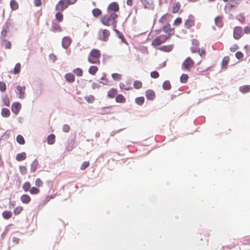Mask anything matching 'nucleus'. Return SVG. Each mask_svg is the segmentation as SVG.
<instances>
[{
	"label": "nucleus",
	"instance_id": "nucleus-1",
	"mask_svg": "<svg viewBox=\"0 0 250 250\" xmlns=\"http://www.w3.org/2000/svg\"><path fill=\"white\" fill-rule=\"evenodd\" d=\"M101 56L100 51L98 49H93L89 54L88 61L90 63L96 64L100 63V58Z\"/></svg>",
	"mask_w": 250,
	"mask_h": 250
},
{
	"label": "nucleus",
	"instance_id": "nucleus-2",
	"mask_svg": "<svg viewBox=\"0 0 250 250\" xmlns=\"http://www.w3.org/2000/svg\"><path fill=\"white\" fill-rule=\"evenodd\" d=\"M77 0H60L55 6V10L63 11L66 9L69 5L73 4Z\"/></svg>",
	"mask_w": 250,
	"mask_h": 250
},
{
	"label": "nucleus",
	"instance_id": "nucleus-3",
	"mask_svg": "<svg viewBox=\"0 0 250 250\" xmlns=\"http://www.w3.org/2000/svg\"><path fill=\"white\" fill-rule=\"evenodd\" d=\"M167 40V37L165 35L163 34L157 36L151 42V45L156 47L162 43H164Z\"/></svg>",
	"mask_w": 250,
	"mask_h": 250
},
{
	"label": "nucleus",
	"instance_id": "nucleus-4",
	"mask_svg": "<svg viewBox=\"0 0 250 250\" xmlns=\"http://www.w3.org/2000/svg\"><path fill=\"white\" fill-rule=\"evenodd\" d=\"M194 62L189 57H187L182 64V68L184 70H188L192 67L194 64Z\"/></svg>",
	"mask_w": 250,
	"mask_h": 250
},
{
	"label": "nucleus",
	"instance_id": "nucleus-5",
	"mask_svg": "<svg viewBox=\"0 0 250 250\" xmlns=\"http://www.w3.org/2000/svg\"><path fill=\"white\" fill-rule=\"evenodd\" d=\"M242 2V0H229V2L227 3L225 7V9L230 11L234 8H236Z\"/></svg>",
	"mask_w": 250,
	"mask_h": 250
},
{
	"label": "nucleus",
	"instance_id": "nucleus-6",
	"mask_svg": "<svg viewBox=\"0 0 250 250\" xmlns=\"http://www.w3.org/2000/svg\"><path fill=\"white\" fill-rule=\"evenodd\" d=\"M243 35V28L241 26H235L233 28V38L235 40H239Z\"/></svg>",
	"mask_w": 250,
	"mask_h": 250
},
{
	"label": "nucleus",
	"instance_id": "nucleus-7",
	"mask_svg": "<svg viewBox=\"0 0 250 250\" xmlns=\"http://www.w3.org/2000/svg\"><path fill=\"white\" fill-rule=\"evenodd\" d=\"M107 11L109 13L116 12L119 10V6L117 2H112L110 3L107 8Z\"/></svg>",
	"mask_w": 250,
	"mask_h": 250
},
{
	"label": "nucleus",
	"instance_id": "nucleus-8",
	"mask_svg": "<svg viewBox=\"0 0 250 250\" xmlns=\"http://www.w3.org/2000/svg\"><path fill=\"white\" fill-rule=\"evenodd\" d=\"M194 25V17L190 14L188 18L186 20L185 22V26L187 29H189L191 27Z\"/></svg>",
	"mask_w": 250,
	"mask_h": 250
},
{
	"label": "nucleus",
	"instance_id": "nucleus-9",
	"mask_svg": "<svg viewBox=\"0 0 250 250\" xmlns=\"http://www.w3.org/2000/svg\"><path fill=\"white\" fill-rule=\"evenodd\" d=\"M21 104L19 102H14L11 105V110L16 115H18L21 109Z\"/></svg>",
	"mask_w": 250,
	"mask_h": 250
},
{
	"label": "nucleus",
	"instance_id": "nucleus-10",
	"mask_svg": "<svg viewBox=\"0 0 250 250\" xmlns=\"http://www.w3.org/2000/svg\"><path fill=\"white\" fill-rule=\"evenodd\" d=\"M101 30L102 31V35H99V40L104 42H107L110 34V31L106 29Z\"/></svg>",
	"mask_w": 250,
	"mask_h": 250
},
{
	"label": "nucleus",
	"instance_id": "nucleus-11",
	"mask_svg": "<svg viewBox=\"0 0 250 250\" xmlns=\"http://www.w3.org/2000/svg\"><path fill=\"white\" fill-rule=\"evenodd\" d=\"M72 40L69 36H65L62 39V46L64 49H67L70 45Z\"/></svg>",
	"mask_w": 250,
	"mask_h": 250
},
{
	"label": "nucleus",
	"instance_id": "nucleus-12",
	"mask_svg": "<svg viewBox=\"0 0 250 250\" xmlns=\"http://www.w3.org/2000/svg\"><path fill=\"white\" fill-rule=\"evenodd\" d=\"M101 23L107 26H109L111 25V20L107 15H103L100 19Z\"/></svg>",
	"mask_w": 250,
	"mask_h": 250
},
{
	"label": "nucleus",
	"instance_id": "nucleus-13",
	"mask_svg": "<svg viewBox=\"0 0 250 250\" xmlns=\"http://www.w3.org/2000/svg\"><path fill=\"white\" fill-rule=\"evenodd\" d=\"M145 9H153L154 5L152 0H141Z\"/></svg>",
	"mask_w": 250,
	"mask_h": 250
},
{
	"label": "nucleus",
	"instance_id": "nucleus-14",
	"mask_svg": "<svg viewBox=\"0 0 250 250\" xmlns=\"http://www.w3.org/2000/svg\"><path fill=\"white\" fill-rule=\"evenodd\" d=\"M146 97L147 100L152 101L155 98V93L152 89H147L146 91Z\"/></svg>",
	"mask_w": 250,
	"mask_h": 250
},
{
	"label": "nucleus",
	"instance_id": "nucleus-15",
	"mask_svg": "<svg viewBox=\"0 0 250 250\" xmlns=\"http://www.w3.org/2000/svg\"><path fill=\"white\" fill-rule=\"evenodd\" d=\"M14 26V23L12 22L10 19L9 18L5 22L3 27L4 28L9 31L10 30L13 29Z\"/></svg>",
	"mask_w": 250,
	"mask_h": 250
},
{
	"label": "nucleus",
	"instance_id": "nucleus-16",
	"mask_svg": "<svg viewBox=\"0 0 250 250\" xmlns=\"http://www.w3.org/2000/svg\"><path fill=\"white\" fill-rule=\"evenodd\" d=\"M50 30L54 32H60L62 31V29L61 26L58 23L52 21V27Z\"/></svg>",
	"mask_w": 250,
	"mask_h": 250
},
{
	"label": "nucleus",
	"instance_id": "nucleus-17",
	"mask_svg": "<svg viewBox=\"0 0 250 250\" xmlns=\"http://www.w3.org/2000/svg\"><path fill=\"white\" fill-rule=\"evenodd\" d=\"M64 78L67 82L69 83H72L75 80V76L71 73H68L65 74Z\"/></svg>",
	"mask_w": 250,
	"mask_h": 250
},
{
	"label": "nucleus",
	"instance_id": "nucleus-18",
	"mask_svg": "<svg viewBox=\"0 0 250 250\" xmlns=\"http://www.w3.org/2000/svg\"><path fill=\"white\" fill-rule=\"evenodd\" d=\"M16 89L19 92V98L23 99L24 98L25 86L18 85L16 86Z\"/></svg>",
	"mask_w": 250,
	"mask_h": 250
},
{
	"label": "nucleus",
	"instance_id": "nucleus-19",
	"mask_svg": "<svg viewBox=\"0 0 250 250\" xmlns=\"http://www.w3.org/2000/svg\"><path fill=\"white\" fill-rule=\"evenodd\" d=\"M173 44H170L167 45H163L158 48V49L160 50L166 52H169L171 51L173 49Z\"/></svg>",
	"mask_w": 250,
	"mask_h": 250
},
{
	"label": "nucleus",
	"instance_id": "nucleus-20",
	"mask_svg": "<svg viewBox=\"0 0 250 250\" xmlns=\"http://www.w3.org/2000/svg\"><path fill=\"white\" fill-rule=\"evenodd\" d=\"M114 32H115L116 36L118 37V38L119 39H121V42L123 43L127 44V42L124 35L123 34V33L121 32H120L118 30H114Z\"/></svg>",
	"mask_w": 250,
	"mask_h": 250
},
{
	"label": "nucleus",
	"instance_id": "nucleus-21",
	"mask_svg": "<svg viewBox=\"0 0 250 250\" xmlns=\"http://www.w3.org/2000/svg\"><path fill=\"white\" fill-rule=\"evenodd\" d=\"M117 92L116 88H111L108 91L107 97L110 99H113L117 95Z\"/></svg>",
	"mask_w": 250,
	"mask_h": 250
},
{
	"label": "nucleus",
	"instance_id": "nucleus-22",
	"mask_svg": "<svg viewBox=\"0 0 250 250\" xmlns=\"http://www.w3.org/2000/svg\"><path fill=\"white\" fill-rule=\"evenodd\" d=\"M239 91L242 93H247L250 91V85L246 84L239 87Z\"/></svg>",
	"mask_w": 250,
	"mask_h": 250
},
{
	"label": "nucleus",
	"instance_id": "nucleus-23",
	"mask_svg": "<svg viewBox=\"0 0 250 250\" xmlns=\"http://www.w3.org/2000/svg\"><path fill=\"white\" fill-rule=\"evenodd\" d=\"M21 202L24 204H28L31 201V198L27 194H23L21 197Z\"/></svg>",
	"mask_w": 250,
	"mask_h": 250
},
{
	"label": "nucleus",
	"instance_id": "nucleus-24",
	"mask_svg": "<svg viewBox=\"0 0 250 250\" xmlns=\"http://www.w3.org/2000/svg\"><path fill=\"white\" fill-rule=\"evenodd\" d=\"M26 158V154L24 152L18 153L16 156V160L18 161H21Z\"/></svg>",
	"mask_w": 250,
	"mask_h": 250
},
{
	"label": "nucleus",
	"instance_id": "nucleus-25",
	"mask_svg": "<svg viewBox=\"0 0 250 250\" xmlns=\"http://www.w3.org/2000/svg\"><path fill=\"white\" fill-rule=\"evenodd\" d=\"M222 17L221 16H218L214 19V21L216 25L219 28L223 26V23L222 21Z\"/></svg>",
	"mask_w": 250,
	"mask_h": 250
},
{
	"label": "nucleus",
	"instance_id": "nucleus-26",
	"mask_svg": "<svg viewBox=\"0 0 250 250\" xmlns=\"http://www.w3.org/2000/svg\"><path fill=\"white\" fill-rule=\"evenodd\" d=\"M101 114H106L111 113L110 106L104 107L98 110Z\"/></svg>",
	"mask_w": 250,
	"mask_h": 250
},
{
	"label": "nucleus",
	"instance_id": "nucleus-27",
	"mask_svg": "<svg viewBox=\"0 0 250 250\" xmlns=\"http://www.w3.org/2000/svg\"><path fill=\"white\" fill-rule=\"evenodd\" d=\"M115 101L118 103H124L125 102V98L122 94H117L115 98Z\"/></svg>",
	"mask_w": 250,
	"mask_h": 250
},
{
	"label": "nucleus",
	"instance_id": "nucleus-28",
	"mask_svg": "<svg viewBox=\"0 0 250 250\" xmlns=\"http://www.w3.org/2000/svg\"><path fill=\"white\" fill-rule=\"evenodd\" d=\"M1 115L3 117H9L10 115V111L9 109L3 107L1 109Z\"/></svg>",
	"mask_w": 250,
	"mask_h": 250
},
{
	"label": "nucleus",
	"instance_id": "nucleus-29",
	"mask_svg": "<svg viewBox=\"0 0 250 250\" xmlns=\"http://www.w3.org/2000/svg\"><path fill=\"white\" fill-rule=\"evenodd\" d=\"M10 6L12 10H16L19 8V4L16 0H11Z\"/></svg>",
	"mask_w": 250,
	"mask_h": 250
},
{
	"label": "nucleus",
	"instance_id": "nucleus-30",
	"mask_svg": "<svg viewBox=\"0 0 250 250\" xmlns=\"http://www.w3.org/2000/svg\"><path fill=\"white\" fill-rule=\"evenodd\" d=\"M67 144L68 146H66V149L68 151L72 150L75 145V140L74 139L68 140Z\"/></svg>",
	"mask_w": 250,
	"mask_h": 250
},
{
	"label": "nucleus",
	"instance_id": "nucleus-31",
	"mask_svg": "<svg viewBox=\"0 0 250 250\" xmlns=\"http://www.w3.org/2000/svg\"><path fill=\"white\" fill-rule=\"evenodd\" d=\"M2 217L6 220H8L12 217V212L11 211L5 210L2 213Z\"/></svg>",
	"mask_w": 250,
	"mask_h": 250
},
{
	"label": "nucleus",
	"instance_id": "nucleus-32",
	"mask_svg": "<svg viewBox=\"0 0 250 250\" xmlns=\"http://www.w3.org/2000/svg\"><path fill=\"white\" fill-rule=\"evenodd\" d=\"M162 88L165 90H169L171 89V86L169 81H165L162 84Z\"/></svg>",
	"mask_w": 250,
	"mask_h": 250
},
{
	"label": "nucleus",
	"instance_id": "nucleus-33",
	"mask_svg": "<svg viewBox=\"0 0 250 250\" xmlns=\"http://www.w3.org/2000/svg\"><path fill=\"white\" fill-rule=\"evenodd\" d=\"M38 164H39L38 161L36 159H35L32 162V163L31 164V168H30V170L32 172H34L36 171Z\"/></svg>",
	"mask_w": 250,
	"mask_h": 250
},
{
	"label": "nucleus",
	"instance_id": "nucleus-34",
	"mask_svg": "<svg viewBox=\"0 0 250 250\" xmlns=\"http://www.w3.org/2000/svg\"><path fill=\"white\" fill-rule=\"evenodd\" d=\"M62 12L58 11L55 14V19L59 22H62L63 19V15Z\"/></svg>",
	"mask_w": 250,
	"mask_h": 250
},
{
	"label": "nucleus",
	"instance_id": "nucleus-35",
	"mask_svg": "<svg viewBox=\"0 0 250 250\" xmlns=\"http://www.w3.org/2000/svg\"><path fill=\"white\" fill-rule=\"evenodd\" d=\"M229 60V59L228 56H225L223 58L221 62V66L222 68H227Z\"/></svg>",
	"mask_w": 250,
	"mask_h": 250
},
{
	"label": "nucleus",
	"instance_id": "nucleus-36",
	"mask_svg": "<svg viewBox=\"0 0 250 250\" xmlns=\"http://www.w3.org/2000/svg\"><path fill=\"white\" fill-rule=\"evenodd\" d=\"M98 70V68L96 65H91L88 69V73L92 75H94Z\"/></svg>",
	"mask_w": 250,
	"mask_h": 250
},
{
	"label": "nucleus",
	"instance_id": "nucleus-37",
	"mask_svg": "<svg viewBox=\"0 0 250 250\" xmlns=\"http://www.w3.org/2000/svg\"><path fill=\"white\" fill-rule=\"evenodd\" d=\"M172 15L166 13L163 15L162 17L159 20V22L161 23H163L165 21H167L168 18H171Z\"/></svg>",
	"mask_w": 250,
	"mask_h": 250
},
{
	"label": "nucleus",
	"instance_id": "nucleus-38",
	"mask_svg": "<svg viewBox=\"0 0 250 250\" xmlns=\"http://www.w3.org/2000/svg\"><path fill=\"white\" fill-rule=\"evenodd\" d=\"M47 143L49 145H52L55 141V136L53 134H50L47 138Z\"/></svg>",
	"mask_w": 250,
	"mask_h": 250
},
{
	"label": "nucleus",
	"instance_id": "nucleus-39",
	"mask_svg": "<svg viewBox=\"0 0 250 250\" xmlns=\"http://www.w3.org/2000/svg\"><path fill=\"white\" fill-rule=\"evenodd\" d=\"M2 103L4 105L8 106V107L10 106V101H9V100L8 99V96L7 94L2 95Z\"/></svg>",
	"mask_w": 250,
	"mask_h": 250
},
{
	"label": "nucleus",
	"instance_id": "nucleus-40",
	"mask_svg": "<svg viewBox=\"0 0 250 250\" xmlns=\"http://www.w3.org/2000/svg\"><path fill=\"white\" fill-rule=\"evenodd\" d=\"M106 76V74L104 73H103V76L101 78V80L102 81H99V83L104 84V85H109V80L105 78Z\"/></svg>",
	"mask_w": 250,
	"mask_h": 250
},
{
	"label": "nucleus",
	"instance_id": "nucleus-41",
	"mask_svg": "<svg viewBox=\"0 0 250 250\" xmlns=\"http://www.w3.org/2000/svg\"><path fill=\"white\" fill-rule=\"evenodd\" d=\"M21 64L20 62H18L16 64L15 67L13 69V73L14 74H18L21 72Z\"/></svg>",
	"mask_w": 250,
	"mask_h": 250
},
{
	"label": "nucleus",
	"instance_id": "nucleus-42",
	"mask_svg": "<svg viewBox=\"0 0 250 250\" xmlns=\"http://www.w3.org/2000/svg\"><path fill=\"white\" fill-rule=\"evenodd\" d=\"M145 101V98L141 96L135 98V102L136 104L139 105H142Z\"/></svg>",
	"mask_w": 250,
	"mask_h": 250
},
{
	"label": "nucleus",
	"instance_id": "nucleus-43",
	"mask_svg": "<svg viewBox=\"0 0 250 250\" xmlns=\"http://www.w3.org/2000/svg\"><path fill=\"white\" fill-rule=\"evenodd\" d=\"M22 189L25 192L29 191L31 188V184L29 182H25L22 185Z\"/></svg>",
	"mask_w": 250,
	"mask_h": 250
},
{
	"label": "nucleus",
	"instance_id": "nucleus-44",
	"mask_svg": "<svg viewBox=\"0 0 250 250\" xmlns=\"http://www.w3.org/2000/svg\"><path fill=\"white\" fill-rule=\"evenodd\" d=\"M92 12L93 16L95 17H98L102 14V11L98 8H94L92 10Z\"/></svg>",
	"mask_w": 250,
	"mask_h": 250
},
{
	"label": "nucleus",
	"instance_id": "nucleus-45",
	"mask_svg": "<svg viewBox=\"0 0 250 250\" xmlns=\"http://www.w3.org/2000/svg\"><path fill=\"white\" fill-rule=\"evenodd\" d=\"M40 191V189L36 187H33L31 188L29 190L30 193L33 195L38 194V193H39Z\"/></svg>",
	"mask_w": 250,
	"mask_h": 250
},
{
	"label": "nucleus",
	"instance_id": "nucleus-46",
	"mask_svg": "<svg viewBox=\"0 0 250 250\" xmlns=\"http://www.w3.org/2000/svg\"><path fill=\"white\" fill-rule=\"evenodd\" d=\"M16 141L20 145H24L25 144L24 139L21 135L19 134L17 136Z\"/></svg>",
	"mask_w": 250,
	"mask_h": 250
},
{
	"label": "nucleus",
	"instance_id": "nucleus-47",
	"mask_svg": "<svg viewBox=\"0 0 250 250\" xmlns=\"http://www.w3.org/2000/svg\"><path fill=\"white\" fill-rule=\"evenodd\" d=\"M172 28H171V25L169 23H167L165 25H164L163 26L161 27V29H162V31L165 32V33H167L168 31L169 30H171Z\"/></svg>",
	"mask_w": 250,
	"mask_h": 250
},
{
	"label": "nucleus",
	"instance_id": "nucleus-48",
	"mask_svg": "<svg viewBox=\"0 0 250 250\" xmlns=\"http://www.w3.org/2000/svg\"><path fill=\"white\" fill-rule=\"evenodd\" d=\"M180 7H181V5H180V2H175L174 3V5H173V7H172V13H177L178 11V10H179Z\"/></svg>",
	"mask_w": 250,
	"mask_h": 250
},
{
	"label": "nucleus",
	"instance_id": "nucleus-49",
	"mask_svg": "<svg viewBox=\"0 0 250 250\" xmlns=\"http://www.w3.org/2000/svg\"><path fill=\"white\" fill-rule=\"evenodd\" d=\"M73 72L77 76H82L83 74V71L80 68H77L73 70Z\"/></svg>",
	"mask_w": 250,
	"mask_h": 250
},
{
	"label": "nucleus",
	"instance_id": "nucleus-50",
	"mask_svg": "<svg viewBox=\"0 0 250 250\" xmlns=\"http://www.w3.org/2000/svg\"><path fill=\"white\" fill-rule=\"evenodd\" d=\"M112 79L115 81H119L122 79V76L121 74L116 73H114L111 74Z\"/></svg>",
	"mask_w": 250,
	"mask_h": 250
},
{
	"label": "nucleus",
	"instance_id": "nucleus-51",
	"mask_svg": "<svg viewBox=\"0 0 250 250\" xmlns=\"http://www.w3.org/2000/svg\"><path fill=\"white\" fill-rule=\"evenodd\" d=\"M133 86L135 89H138L142 87V83L140 81H135L133 83Z\"/></svg>",
	"mask_w": 250,
	"mask_h": 250
},
{
	"label": "nucleus",
	"instance_id": "nucleus-52",
	"mask_svg": "<svg viewBox=\"0 0 250 250\" xmlns=\"http://www.w3.org/2000/svg\"><path fill=\"white\" fill-rule=\"evenodd\" d=\"M189 77L186 74H183L180 77V82L182 83H186L188 81Z\"/></svg>",
	"mask_w": 250,
	"mask_h": 250
},
{
	"label": "nucleus",
	"instance_id": "nucleus-53",
	"mask_svg": "<svg viewBox=\"0 0 250 250\" xmlns=\"http://www.w3.org/2000/svg\"><path fill=\"white\" fill-rule=\"evenodd\" d=\"M6 90V85L5 82L3 81L0 82V91L1 92H4Z\"/></svg>",
	"mask_w": 250,
	"mask_h": 250
},
{
	"label": "nucleus",
	"instance_id": "nucleus-54",
	"mask_svg": "<svg viewBox=\"0 0 250 250\" xmlns=\"http://www.w3.org/2000/svg\"><path fill=\"white\" fill-rule=\"evenodd\" d=\"M22 209V207L21 206L17 207L14 209L13 213L15 215H19L21 213Z\"/></svg>",
	"mask_w": 250,
	"mask_h": 250
},
{
	"label": "nucleus",
	"instance_id": "nucleus-55",
	"mask_svg": "<svg viewBox=\"0 0 250 250\" xmlns=\"http://www.w3.org/2000/svg\"><path fill=\"white\" fill-rule=\"evenodd\" d=\"M85 99L88 103H92L95 100V97L93 95H89L85 97Z\"/></svg>",
	"mask_w": 250,
	"mask_h": 250
},
{
	"label": "nucleus",
	"instance_id": "nucleus-56",
	"mask_svg": "<svg viewBox=\"0 0 250 250\" xmlns=\"http://www.w3.org/2000/svg\"><path fill=\"white\" fill-rule=\"evenodd\" d=\"M236 18L237 20H238L241 22H244L246 19L245 16L242 13H240L237 15Z\"/></svg>",
	"mask_w": 250,
	"mask_h": 250
},
{
	"label": "nucleus",
	"instance_id": "nucleus-57",
	"mask_svg": "<svg viewBox=\"0 0 250 250\" xmlns=\"http://www.w3.org/2000/svg\"><path fill=\"white\" fill-rule=\"evenodd\" d=\"M19 169L22 175H24L27 172V168L25 166H20Z\"/></svg>",
	"mask_w": 250,
	"mask_h": 250
},
{
	"label": "nucleus",
	"instance_id": "nucleus-58",
	"mask_svg": "<svg viewBox=\"0 0 250 250\" xmlns=\"http://www.w3.org/2000/svg\"><path fill=\"white\" fill-rule=\"evenodd\" d=\"M174 34V29L172 28L171 30H169L165 36L167 37V40L169 39L171 36Z\"/></svg>",
	"mask_w": 250,
	"mask_h": 250
},
{
	"label": "nucleus",
	"instance_id": "nucleus-59",
	"mask_svg": "<svg viewBox=\"0 0 250 250\" xmlns=\"http://www.w3.org/2000/svg\"><path fill=\"white\" fill-rule=\"evenodd\" d=\"M89 165L90 163L88 161H84L82 163L81 166V169L82 170H84L89 166Z\"/></svg>",
	"mask_w": 250,
	"mask_h": 250
},
{
	"label": "nucleus",
	"instance_id": "nucleus-60",
	"mask_svg": "<svg viewBox=\"0 0 250 250\" xmlns=\"http://www.w3.org/2000/svg\"><path fill=\"white\" fill-rule=\"evenodd\" d=\"M182 19L180 17L177 18L173 22V25L175 26H179L182 22Z\"/></svg>",
	"mask_w": 250,
	"mask_h": 250
},
{
	"label": "nucleus",
	"instance_id": "nucleus-61",
	"mask_svg": "<svg viewBox=\"0 0 250 250\" xmlns=\"http://www.w3.org/2000/svg\"><path fill=\"white\" fill-rule=\"evenodd\" d=\"M150 77L154 79L158 78L159 77V73L157 71H153L150 73Z\"/></svg>",
	"mask_w": 250,
	"mask_h": 250
},
{
	"label": "nucleus",
	"instance_id": "nucleus-62",
	"mask_svg": "<svg viewBox=\"0 0 250 250\" xmlns=\"http://www.w3.org/2000/svg\"><path fill=\"white\" fill-rule=\"evenodd\" d=\"M35 184L37 187H40L42 186L43 183L40 178H38L36 179Z\"/></svg>",
	"mask_w": 250,
	"mask_h": 250
},
{
	"label": "nucleus",
	"instance_id": "nucleus-63",
	"mask_svg": "<svg viewBox=\"0 0 250 250\" xmlns=\"http://www.w3.org/2000/svg\"><path fill=\"white\" fill-rule=\"evenodd\" d=\"M235 57L237 59L241 60L243 58L244 55L242 52L239 51L236 52Z\"/></svg>",
	"mask_w": 250,
	"mask_h": 250
},
{
	"label": "nucleus",
	"instance_id": "nucleus-64",
	"mask_svg": "<svg viewBox=\"0 0 250 250\" xmlns=\"http://www.w3.org/2000/svg\"><path fill=\"white\" fill-rule=\"evenodd\" d=\"M119 86H120V88L122 89V90H130V89L132 88L130 86H127L126 87L124 84H123V83H120V84H119Z\"/></svg>",
	"mask_w": 250,
	"mask_h": 250
}]
</instances>
